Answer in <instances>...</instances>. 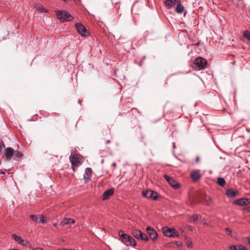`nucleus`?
Segmentation results:
<instances>
[{"label": "nucleus", "instance_id": "nucleus-1", "mask_svg": "<svg viewBox=\"0 0 250 250\" xmlns=\"http://www.w3.org/2000/svg\"><path fill=\"white\" fill-rule=\"evenodd\" d=\"M207 65V60L202 57H199L193 61L191 67L194 70H200L205 68Z\"/></svg>", "mask_w": 250, "mask_h": 250}, {"label": "nucleus", "instance_id": "nucleus-2", "mask_svg": "<svg viewBox=\"0 0 250 250\" xmlns=\"http://www.w3.org/2000/svg\"><path fill=\"white\" fill-rule=\"evenodd\" d=\"M69 160L72 165V169L74 172H75V168L82 164L83 157L79 154H71L69 156Z\"/></svg>", "mask_w": 250, "mask_h": 250}, {"label": "nucleus", "instance_id": "nucleus-3", "mask_svg": "<svg viewBox=\"0 0 250 250\" xmlns=\"http://www.w3.org/2000/svg\"><path fill=\"white\" fill-rule=\"evenodd\" d=\"M57 19L61 22L71 21L74 17L68 12L65 11L57 10L56 11Z\"/></svg>", "mask_w": 250, "mask_h": 250}, {"label": "nucleus", "instance_id": "nucleus-4", "mask_svg": "<svg viewBox=\"0 0 250 250\" xmlns=\"http://www.w3.org/2000/svg\"><path fill=\"white\" fill-rule=\"evenodd\" d=\"M162 231L165 236L170 237H178L179 235L178 232L174 228L165 227L163 228Z\"/></svg>", "mask_w": 250, "mask_h": 250}, {"label": "nucleus", "instance_id": "nucleus-5", "mask_svg": "<svg viewBox=\"0 0 250 250\" xmlns=\"http://www.w3.org/2000/svg\"><path fill=\"white\" fill-rule=\"evenodd\" d=\"M30 219L36 223L46 224L47 222V218L41 215H30Z\"/></svg>", "mask_w": 250, "mask_h": 250}, {"label": "nucleus", "instance_id": "nucleus-6", "mask_svg": "<svg viewBox=\"0 0 250 250\" xmlns=\"http://www.w3.org/2000/svg\"><path fill=\"white\" fill-rule=\"evenodd\" d=\"M142 195L147 198H151L154 200L158 199L157 193L151 190H143Z\"/></svg>", "mask_w": 250, "mask_h": 250}, {"label": "nucleus", "instance_id": "nucleus-7", "mask_svg": "<svg viewBox=\"0 0 250 250\" xmlns=\"http://www.w3.org/2000/svg\"><path fill=\"white\" fill-rule=\"evenodd\" d=\"M165 179L174 189H177L180 187V185L175 181L171 177L165 174L164 176Z\"/></svg>", "mask_w": 250, "mask_h": 250}, {"label": "nucleus", "instance_id": "nucleus-8", "mask_svg": "<svg viewBox=\"0 0 250 250\" xmlns=\"http://www.w3.org/2000/svg\"><path fill=\"white\" fill-rule=\"evenodd\" d=\"M75 27L78 32L82 36H86L89 33L84 25L81 23H76Z\"/></svg>", "mask_w": 250, "mask_h": 250}, {"label": "nucleus", "instance_id": "nucleus-9", "mask_svg": "<svg viewBox=\"0 0 250 250\" xmlns=\"http://www.w3.org/2000/svg\"><path fill=\"white\" fill-rule=\"evenodd\" d=\"M146 230L151 239L154 241L157 240L158 234L154 229L147 227L146 228Z\"/></svg>", "mask_w": 250, "mask_h": 250}, {"label": "nucleus", "instance_id": "nucleus-10", "mask_svg": "<svg viewBox=\"0 0 250 250\" xmlns=\"http://www.w3.org/2000/svg\"><path fill=\"white\" fill-rule=\"evenodd\" d=\"M190 177L192 181L194 182H196L201 179L202 175L200 173L199 170H193L190 172Z\"/></svg>", "mask_w": 250, "mask_h": 250}, {"label": "nucleus", "instance_id": "nucleus-11", "mask_svg": "<svg viewBox=\"0 0 250 250\" xmlns=\"http://www.w3.org/2000/svg\"><path fill=\"white\" fill-rule=\"evenodd\" d=\"M181 3V0H164L165 6L168 9L171 8L176 4Z\"/></svg>", "mask_w": 250, "mask_h": 250}, {"label": "nucleus", "instance_id": "nucleus-12", "mask_svg": "<svg viewBox=\"0 0 250 250\" xmlns=\"http://www.w3.org/2000/svg\"><path fill=\"white\" fill-rule=\"evenodd\" d=\"M118 234L120 236V240L124 243H127L130 240V237L129 235L124 233L122 230H120L118 232Z\"/></svg>", "mask_w": 250, "mask_h": 250}, {"label": "nucleus", "instance_id": "nucleus-13", "mask_svg": "<svg viewBox=\"0 0 250 250\" xmlns=\"http://www.w3.org/2000/svg\"><path fill=\"white\" fill-rule=\"evenodd\" d=\"M114 192V188H110L106 190H105L103 194V200H107L111 196H112Z\"/></svg>", "mask_w": 250, "mask_h": 250}, {"label": "nucleus", "instance_id": "nucleus-14", "mask_svg": "<svg viewBox=\"0 0 250 250\" xmlns=\"http://www.w3.org/2000/svg\"><path fill=\"white\" fill-rule=\"evenodd\" d=\"M92 173V170L91 168L87 167L85 168V172L83 175V179L84 180L85 183H87L88 181L90 179Z\"/></svg>", "mask_w": 250, "mask_h": 250}, {"label": "nucleus", "instance_id": "nucleus-15", "mask_svg": "<svg viewBox=\"0 0 250 250\" xmlns=\"http://www.w3.org/2000/svg\"><path fill=\"white\" fill-rule=\"evenodd\" d=\"M238 191L229 188L226 190V194L229 198H234L238 195Z\"/></svg>", "mask_w": 250, "mask_h": 250}, {"label": "nucleus", "instance_id": "nucleus-16", "mask_svg": "<svg viewBox=\"0 0 250 250\" xmlns=\"http://www.w3.org/2000/svg\"><path fill=\"white\" fill-rule=\"evenodd\" d=\"M75 222V221L74 219L72 218H64L62 219L61 223L60 225L62 226H64L66 225H69V224H73Z\"/></svg>", "mask_w": 250, "mask_h": 250}, {"label": "nucleus", "instance_id": "nucleus-17", "mask_svg": "<svg viewBox=\"0 0 250 250\" xmlns=\"http://www.w3.org/2000/svg\"><path fill=\"white\" fill-rule=\"evenodd\" d=\"M14 150L11 147H7L6 149L5 153V156L6 160L11 159L12 156L13 155Z\"/></svg>", "mask_w": 250, "mask_h": 250}, {"label": "nucleus", "instance_id": "nucleus-18", "mask_svg": "<svg viewBox=\"0 0 250 250\" xmlns=\"http://www.w3.org/2000/svg\"><path fill=\"white\" fill-rule=\"evenodd\" d=\"M246 198H242L236 200L234 203L240 206H247Z\"/></svg>", "mask_w": 250, "mask_h": 250}, {"label": "nucleus", "instance_id": "nucleus-19", "mask_svg": "<svg viewBox=\"0 0 250 250\" xmlns=\"http://www.w3.org/2000/svg\"><path fill=\"white\" fill-rule=\"evenodd\" d=\"M132 235L137 239H140L141 236H142V232L138 229H134L132 231Z\"/></svg>", "mask_w": 250, "mask_h": 250}, {"label": "nucleus", "instance_id": "nucleus-20", "mask_svg": "<svg viewBox=\"0 0 250 250\" xmlns=\"http://www.w3.org/2000/svg\"><path fill=\"white\" fill-rule=\"evenodd\" d=\"M12 237L15 241L20 244H23L24 241V239H23L21 236H18L16 234H12Z\"/></svg>", "mask_w": 250, "mask_h": 250}, {"label": "nucleus", "instance_id": "nucleus-21", "mask_svg": "<svg viewBox=\"0 0 250 250\" xmlns=\"http://www.w3.org/2000/svg\"><path fill=\"white\" fill-rule=\"evenodd\" d=\"M177 4V5L175 9L176 12L179 14L183 13L184 10V6L182 4H181V3H178Z\"/></svg>", "mask_w": 250, "mask_h": 250}, {"label": "nucleus", "instance_id": "nucleus-22", "mask_svg": "<svg viewBox=\"0 0 250 250\" xmlns=\"http://www.w3.org/2000/svg\"><path fill=\"white\" fill-rule=\"evenodd\" d=\"M217 183L220 186L224 187L226 184V181L224 178L219 177L217 179Z\"/></svg>", "mask_w": 250, "mask_h": 250}, {"label": "nucleus", "instance_id": "nucleus-23", "mask_svg": "<svg viewBox=\"0 0 250 250\" xmlns=\"http://www.w3.org/2000/svg\"><path fill=\"white\" fill-rule=\"evenodd\" d=\"M198 219V215L194 214L188 217V221L190 222H194Z\"/></svg>", "mask_w": 250, "mask_h": 250}, {"label": "nucleus", "instance_id": "nucleus-24", "mask_svg": "<svg viewBox=\"0 0 250 250\" xmlns=\"http://www.w3.org/2000/svg\"><path fill=\"white\" fill-rule=\"evenodd\" d=\"M243 36L250 41V31L247 30L243 32Z\"/></svg>", "mask_w": 250, "mask_h": 250}, {"label": "nucleus", "instance_id": "nucleus-25", "mask_svg": "<svg viewBox=\"0 0 250 250\" xmlns=\"http://www.w3.org/2000/svg\"><path fill=\"white\" fill-rule=\"evenodd\" d=\"M129 240L128 241V242L130 243V244L133 246H136L137 245L136 241L132 237H130Z\"/></svg>", "mask_w": 250, "mask_h": 250}, {"label": "nucleus", "instance_id": "nucleus-26", "mask_svg": "<svg viewBox=\"0 0 250 250\" xmlns=\"http://www.w3.org/2000/svg\"><path fill=\"white\" fill-rule=\"evenodd\" d=\"M140 240H144L145 241H148L149 240V238L146 235V234L142 233V236H141Z\"/></svg>", "mask_w": 250, "mask_h": 250}, {"label": "nucleus", "instance_id": "nucleus-27", "mask_svg": "<svg viewBox=\"0 0 250 250\" xmlns=\"http://www.w3.org/2000/svg\"><path fill=\"white\" fill-rule=\"evenodd\" d=\"M186 245H187V247H188V248H192V243L191 240L188 239L187 240Z\"/></svg>", "mask_w": 250, "mask_h": 250}, {"label": "nucleus", "instance_id": "nucleus-28", "mask_svg": "<svg viewBox=\"0 0 250 250\" xmlns=\"http://www.w3.org/2000/svg\"><path fill=\"white\" fill-rule=\"evenodd\" d=\"M229 249L230 250H238L237 246L233 245L229 246Z\"/></svg>", "mask_w": 250, "mask_h": 250}, {"label": "nucleus", "instance_id": "nucleus-29", "mask_svg": "<svg viewBox=\"0 0 250 250\" xmlns=\"http://www.w3.org/2000/svg\"><path fill=\"white\" fill-rule=\"evenodd\" d=\"M22 156V153L20 151H18V152H17L15 155V157H17V158H21Z\"/></svg>", "mask_w": 250, "mask_h": 250}, {"label": "nucleus", "instance_id": "nucleus-30", "mask_svg": "<svg viewBox=\"0 0 250 250\" xmlns=\"http://www.w3.org/2000/svg\"><path fill=\"white\" fill-rule=\"evenodd\" d=\"M5 145L2 141L0 140V152L3 148H5Z\"/></svg>", "mask_w": 250, "mask_h": 250}, {"label": "nucleus", "instance_id": "nucleus-31", "mask_svg": "<svg viewBox=\"0 0 250 250\" xmlns=\"http://www.w3.org/2000/svg\"><path fill=\"white\" fill-rule=\"evenodd\" d=\"M238 250H248L245 246L240 245L238 246Z\"/></svg>", "mask_w": 250, "mask_h": 250}, {"label": "nucleus", "instance_id": "nucleus-32", "mask_svg": "<svg viewBox=\"0 0 250 250\" xmlns=\"http://www.w3.org/2000/svg\"><path fill=\"white\" fill-rule=\"evenodd\" d=\"M225 230H226L227 234L230 235L232 230L230 228H227L225 229Z\"/></svg>", "mask_w": 250, "mask_h": 250}, {"label": "nucleus", "instance_id": "nucleus-33", "mask_svg": "<svg viewBox=\"0 0 250 250\" xmlns=\"http://www.w3.org/2000/svg\"><path fill=\"white\" fill-rule=\"evenodd\" d=\"M38 9L42 10V12H47V11L46 9H44L42 5H41L38 7Z\"/></svg>", "mask_w": 250, "mask_h": 250}, {"label": "nucleus", "instance_id": "nucleus-34", "mask_svg": "<svg viewBox=\"0 0 250 250\" xmlns=\"http://www.w3.org/2000/svg\"><path fill=\"white\" fill-rule=\"evenodd\" d=\"M244 210L247 211L248 212H250V206L245 208Z\"/></svg>", "mask_w": 250, "mask_h": 250}, {"label": "nucleus", "instance_id": "nucleus-35", "mask_svg": "<svg viewBox=\"0 0 250 250\" xmlns=\"http://www.w3.org/2000/svg\"><path fill=\"white\" fill-rule=\"evenodd\" d=\"M247 206L250 205V199L246 198Z\"/></svg>", "mask_w": 250, "mask_h": 250}, {"label": "nucleus", "instance_id": "nucleus-36", "mask_svg": "<svg viewBox=\"0 0 250 250\" xmlns=\"http://www.w3.org/2000/svg\"><path fill=\"white\" fill-rule=\"evenodd\" d=\"M5 174V172L4 171H3V170L2 169H0V176L2 175V174Z\"/></svg>", "mask_w": 250, "mask_h": 250}, {"label": "nucleus", "instance_id": "nucleus-37", "mask_svg": "<svg viewBox=\"0 0 250 250\" xmlns=\"http://www.w3.org/2000/svg\"><path fill=\"white\" fill-rule=\"evenodd\" d=\"M33 250H44V249L42 248H37Z\"/></svg>", "mask_w": 250, "mask_h": 250}, {"label": "nucleus", "instance_id": "nucleus-38", "mask_svg": "<svg viewBox=\"0 0 250 250\" xmlns=\"http://www.w3.org/2000/svg\"><path fill=\"white\" fill-rule=\"evenodd\" d=\"M112 166L114 167V168H115L116 167V163L115 162L113 163Z\"/></svg>", "mask_w": 250, "mask_h": 250}, {"label": "nucleus", "instance_id": "nucleus-39", "mask_svg": "<svg viewBox=\"0 0 250 250\" xmlns=\"http://www.w3.org/2000/svg\"><path fill=\"white\" fill-rule=\"evenodd\" d=\"M211 198L210 197H208V199H207V201L208 203H209L211 201Z\"/></svg>", "mask_w": 250, "mask_h": 250}, {"label": "nucleus", "instance_id": "nucleus-40", "mask_svg": "<svg viewBox=\"0 0 250 250\" xmlns=\"http://www.w3.org/2000/svg\"><path fill=\"white\" fill-rule=\"evenodd\" d=\"M246 239H248V243L250 245V237H247Z\"/></svg>", "mask_w": 250, "mask_h": 250}, {"label": "nucleus", "instance_id": "nucleus-41", "mask_svg": "<svg viewBox=\"0 0 250 250\" xmlns=\"http://www.w3.org/2000/svg\"><path fill=\"white\" fill-rule=\"evenodd\" d=\"M53 226H54V227H55V228H57V226H58L57 224H56V223H54V224H53Z\"/></svg>", "mask_w": 250, "mask_h": 250}, {"label": "nucleus", "instance_id": "nucleus-42", "mask_svg": "<svg viewBox=\"0 0 250 250\" xmlns=\"http://www.w3.org/2000/svg\"><path fill=\"white\" fill-rule=\"evenodd\" d=\"M110 143V140H108L106 141V144H108V143Z\"/></svg>", "mask_w": 250, "mask_h": 250}, {"label": "nucleus", "instance_id": "nucleus-43", "mask_svg": "<svg viewBox=\"0 0 250 250\" xmlns=\"http://www.w3.org/2000/svg\"><path fill=\"white\" fill-rule=\"evenodd\" d=\"M199 160V158L198 157L196 158V162H198Z\"/></svg>", "mask_w": 250, "mask_h": 250}, {"label": "nucleus", "instance_id": "nucleus-44", "mask_svg": "<svg viewBox=\"0 0 250 250\" xmlns=\"http://www.w3.org/2000/svg\"><path fill=\"white\" fill-rule=\"evenodd\" d=\"M58 250H70L65 249H59Z\"/></svg>", "mask_w": 250, "mask_h": 250}, {"label": "nucleus", "instance_id": "nucleus-45", "mask_svg": "<svg viewBox=\"0 0 250 250\" xmlns=\"http://www.w3.org/2000/svg\"><path fill=\"white\" fill-rule=\"evenodd\" d=\"M9 250H19L17 249H10Z\"/></svg>", "mask_w": 250, "mask_h": 250}, {"label": "nucleus", "instance_id": "nucleus-46", "mask_svg": "<svg viewBox=\"0 0 250 250\" xmlns=\"http://www.w3.org/2000/svg\"><path fill=\"white\" fill-rule=\"evenodd\" d=\"M78 103H79V104H81L82 101H81L79 100V101H78Z\"/></svg>", "mask_w": 250, "mask_h": 250}, {"label": "nucleus", "instance_id": "nucleus-47", "mask_svg": "<svg viewBox=\"0 0 250 250\" xmlns=\"http://www.w3.org/2000/svg\"><path fill=\"white\" fill-rule=\"evenodd\" d=\"M177 245H178V246H180L181 245H180V244H177Z\"/></svg>", "mask_w": 250, "mask_h": 250}]
</instances>
